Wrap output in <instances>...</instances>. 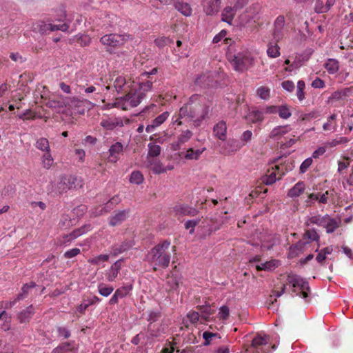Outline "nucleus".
I'll return each instance as SVG.
<instances>
[{"label":"nucleus","mask_w":353,"mask_h":353,"mask_svg":"<svg viewBox=\"0 0 353 353\" xmlns=\"http://www.w3.org/2000/svg\"><path fill=\"white\" fill-rule=\"evenodd\" d=\"M349 141L350 140L347 137H341L327 142L325 145L329 148H333L339 144H345L348 143Z\"/></svg>","instance_id":"59"},{"label":"nucleus","mask_w":353,"mask_h":353,"mask_svg":"<svg viewBox=\"0 0 353 353\" xmlns=\"http://www.w3.org/2000/svg\"><path fill=\"white\" fill-rule=\"evenodd\" d=\"M275 349V345L270 346L268 336L258 334L252 339L251 344L245 347V353H269Z\"/></svg>","instance_id":"4"},{"label":"nucleus","mask_w":353,"mask_h":353,"mask_svg":"<svg viewBox=\"0 0 353 353\" xmlns=\"http://www.w3.org/2000/svg\"><path fill=\"white\" fill-rule=\"evenodd\" d=\"M84 232H85V230L83 228L75 230L72 232L70 233L69 234L63 236V240L62 243H63L66 245L68 243H70L72 241L74 240L77 237L82 235Z\"/></svg>","instance_id":"38"},{"label":"nucleus","mask_w":353,"mask_h":353,"mask_svg":"<svg viewBox=\"0 0 353 353\" xmlns=\"http://www.w3.org/2000/svg\"><path fill=\"white\" fill-rule=\"evenodd\" d=\"M351 90L350 88H344L341 90H336L334 92L330 97L329 98L330 101H345L346 99L350 96Z\"/></svg>","instance_id":"29"},{"label":"nucleus","mask_w":353,"mask_h":353,"mask_svg":"<svg viewBox=\"0 0 353 353\" xmlns=\"http://www.w3.org/2000/svg\"><path fill=\"white\" fill-rule=\"evenodd\" d=\"M265 112L258 109L250 110L249 112L245 117V119L252 123H261L264 119Z\"/></svg>","instance_id":"21"},{"label":"nucleus","mask_w":353,"mask_h":353,"mask_svg":"<svg viewBox=\"0 0 353 353\" xmlns=\"http://www.w3.org/2000/svg\"><path fill=\"white\" fill-rule=\"evenodd\" d=\"M114 291V288L110 285H108L103 283H101L98 285L99 293L105 297L110 296Z\"/></svg>","instance_id":"51"},{"label":"nucleus","mask_w":353,"mask_h":353,"mask_svg":"<svg viewBox=\"0 0 353 353\" xmlns=\"http://www.w3.org/2000/svg\"><path fill=\"white\" fill-rule=\"evenodd\" d=\"M298 288L301 290V292L297 293L296 295L302 296L303 299L308 297L310 286L307 281L303 280Z\"/></svg>","instance_id":"55"},{"label":"nucleus","mask_w":353,"mask_h":353,"mask_svg":"<svg viewBox=\"0 0 353 353\" xmlns=\"http://www.w3.org/2000/svg\"><path fill=\"white\" fill-rule=\"evenodd\" d=\"M267 54L270 58H276L280 56V47L277 42L275 43H270L268 45Z\"/></svg>","instance_id":"42"},{"label":"nucleus","mask_w":353,"mask_h":353,"mask_svg":"<svg viewBox=\"0 0 353 353\" xmlns=\"http://www.w3.org/2000/svg\"><path fill=\"white\" fill-rule=\"evenodd\" d=\"M203 337L205 339L203 343L204 345H209L210 344V341L212 338L221 339L219 334L218 333H212L210 332H204L203 334Z\"/></svg>","instance_id":"62"},{"label":"nucleus","mask_w":353,"mask_h":353,"mask_svg":"<svg viewBox=\"0 0 353 353\" xmlns=\"http://www.w3.org/2000/svg\"><path fill=\"white\" fill-rule=\"evenodd\" d=\"M168 112H164L162 114H159L155 119L152 120L150 124H148L145 128V131L148 133H152L155 131V130L163 124L169 117Z\"/></svg>","instance_id":"16"},{"label":"nucleus","mask_w":353,"mask_h":353,"mask_svg":"<svg viewBox=\"0 0 353 353\" xmlns=\"http://www.w3.org/2000/svg\"><path fill=\"white\" fill-rule=\"evenodd\" d=\"M132 246L130 242H123L120 245H115L112 247L110 254L113 256H117V255L128 250Z\"/></svg>","instance_id":"33"},{"label":"nucleus","mask_w":353,"mask_h":353,"mask_svg":"<svg viewBox=\"0 0 353 353\" xmlns=\"http://www.w3.org/2000/svg\"><path fill=\"white\" fill-rule=\"evenodd\" d=\"M174 210L177 215L182 216H195L198 210L194 208L190 207L187 205L179 204L174 208Z\"/></svg>","instance_id":"23"},{"label":"nucleus","mask_w":353,"mask_h":353,"mask_svg":"<svg viewBox=\"0 0 353 353\" xmlns=\"http://www.w3.org/2000/svg\"><path fill=\"white\" fill-rule=\"evenodd\" d=\"M171 243L170 241L165 240L157 245H155L148 253V261L153 264L154 270H157V268H166L169 266L171 254L169 251Z\"/></svg>","instance_id":"2"},{"label":"nucleus","mask_w":353,"mask_h":353,"mask_svg":"<svg viewBox=\"0 0 353 353\" xmlns=\"http://www.w3.org/2000/svg\"><path fill=\"white\" fill-rule=\"evenodd\" d=\"M303 279L294 274H289L287 276V283L292 285V286L294 288L293 290L294 292L296 291L295 288H298L299 286L301 285Z\"/></svg>","instance_id":"44"},{"label":"nucleus","mask_w":353,"mask_h":353,"mask_svg":"<svg viewBox=\"0 0 353 353\" xmlns=\"http://www.w3.org/2000/svg\"><path fill=\"white\" fill-rule=\"evenodd\" d=\"M285 26V18L283 16H279L274 21V37L279 42L283 37V28Z\"/></svg>","instance_id":"22"},{"label":"nucleus","mask_w":353,"mask_h":353,"mask_svg":"<svg viewBox=\"0 0 353 353\" xmlns=\"http://www.w3.org/2000/svg\"><path fill=\"white\" fill-rule=\"evenodd\" d=\"M100 125L106 130H112L119 125V122L116 119L108 118L103 119Z\"/></svg>","instance_id":"47"},{"label":"nucleus","mask_w":353,"mask_h":353,"mask_svg":"<svg viewBox=\"0 0 353 353\" xmlns=\"http://www.w3.org/2000/svg\"><path fill=\"white\" fill-rule=\"evenodd\" d=\"M164 332V327L162 325L157 323H149L148 327V333L152 338L159 337Z\"/></svg>","instance_id":"28"},{"label":"nucleus","mask_w":353,"mask_h":353,"mask_svg":"<svg viewBox=\"0 0 353 353\" xmlns=\"http://www.w3.org/2000/svg\"><path fill=\"white\" fill-rule=\"evenodd\" d=\"M236 10L234 6H228L225 8L221 14L222 20L231 24Z\"/></svg>","instance_id":"36"},{"label":"nucleus","mask_w":353,"mask_h":353,"mask_svg":"<svg viewBox=\"0 0 353 353\" xmlns=\"http://www.w3.org/2000/svg\"><path fill=\"white\" fill-rule=\"evenodd\" d=\"M128 93L123 97L117 99L114 106L123 110H128L139 105L144 99L143 94L139 93L133 86L129 89Z\"/></svg>","instance_id":"3"},{"label":"nucleus","mask_w":353,"mask_h":353,"mask_svg":"<svg viewBox=\"0 0 353 353\" xmlns=\"http://www.w3.org/2000/svg\"><path fill=\"white\" fill-rule=\"evenodd\" d=\"M175 8L184 16L189 17L192 14V8L188 3L177 2L175 3Z\"/></svg>","instance_id":"39"},{"label":"nucleus","mask_w":353,"mask_h":353,"mask_svg":"<svg viewBox=\"0 0 353 353\" xmlns=\"http://www.w3.org/2000/svg\"><path fill=\"white\" fill-rule=\"evenodd\" d=\"M192 131L189 130H183L181 133L178 137V143L174 150H177L179 148V145L182 143H185L188 142L192 137Z\"/></svg>","instance_id":"48"},{"label":"nucleus","mask_w":353,"mask_h":353,"mask_svg":"<svg viewBox=\"0 0 353 353\" xmlns=\"http://www.w3.org/2000/svg\"><path fill=\"white\" fill-rule=\"evenodd\" d=\"M305 189V183L303 181H299L289 190L288 196L291 198L297 197L303 193Z\"/></svg>","instance_id":"32"},{"label":"nucleus","mask_w":353,"mask_h":353,"mask_svg":"<svg viewBox=\"0 0 353 353\" xmlns=\"http://www.w3.org/2000/svg\"><path fill=\"white\" fill-rule=\"evenodd\" d=\"M123 153V145L120 142H116L109 148V156L108 161L110 163H115L120 159L119 155Z\"/></svg>","instance_id":"15"},{"label":"nucleus","mask_w":353,"mask_h":353,"mask_svg":"<svg viewBox=\"0 0 353 353\" xmlns=\"http://www.w3.org/2000/svg\"><path fill=\"white\" fill-rule=\"evenodd\" d=\"M290 130L288 125L277 126L272 129L270 132V137L271 139H278L283 135L285 134Z\"/></svg>","instance_id":"35"},{"label":"nucleus","mask_w":353,"mask_h":353,"mask_svg":"<svg viewBox=\"0 0 353 353\" xmlns=\"http://www.w3.org/2000/svg\"><path fill=\"white\" fill-rule=\"evenodd\" d=\"M109 259L108 254H100L97 256L90 258L88 262L92 265H99L102 262L108 261Z\"/></svg>","instance_id":"57"},{"label":"nucleus","mask_w":353,"mask_h":353,"mask_svg":"<svg viewBox=\"0 0 353 353\" xmlns=\"http://www.w3.org/2000/svg\"><path fill=\"white\" fill-rule=\"evenodd\" d=\"M256 94L261 99L268 100L270 97V90L268 87L261 86L257 88Z\"/></svg>","instance_id":"56"},{"label":"nucleus","mask_w":353,"mask_h":353,"mask_svg":"<svg viewBox=\"0 0 353 353\" xmlns=\"http://www.w3.org/2000/svg\"><path fill=\"white\" fill-rule=\"evenodd\" d=\"M328 219V215L325 214L324 216L316 215L312 217H310L305 222V225L307 226H310V225L315 224L319 226L324 227L326 224V221Z\"/></svg>","instance_id":"31"},{"label":"nucleus","mask_w":353,"mask_h":353,"mask_svg":"<svg viewBox=\"0 0 353 353\" xmlns=\"http://www.w3.org/2000/svg\"><path fill=\"white\" fill-rule=\"evenodd\" d=\"M130 37L129 34L110 33L101 37L100 42L107 48L115 49L123 46L129 40Z\"/></svg>","instance_id":"6"},{"label":"nucleus","mask_w":353,"mask_h":353,"mask_svg":"<svg viewBox=\"0 0 353 353\" xmlns=\"http://www.w3.org/2000/svg\"><path fill=\"white\" fill-rule=\"evenodd\" d=\"M278 114L281 119H288L292 116L290 107L288 105H282L279 106Z\"/></svg>","instance_id":"52"},{"label":"nucleus","mask_w":353,"mask_h":353,"mask_svg":"<svg viewBox=\"0 0 353 353\" xmlns=\"http://www.w3.org/2000/svg\"><path fill=\"white\" fill-rule=\"evenodd\" d=\"M305 82L303 80H299L297 83L296 96L300 101H303L305 99Z\"/></svg>","instance_id":"60"},{"label":"nucleus","mask_w":353,"mask_h":353,"mask_svg":"<svg viewBox=\"0 0 353 353\" xmlns=\"http://www.w3.org/2000/svg\"><path fill=\"white\" fill-rule=\"evenodd\" d=\"M305 243L301 241H298L296 244L290 247L289 257L294 258L297 256L300 253L303 252Z\"/></svg>","instance_id":"34"},{"label":"nucleus","mask_w":353,"mask_h":353,"mask_svg":"<svg viewBox=\"0 0 353 353\" xmlns=\"http://www.w3.org/2000/svg\"><path fill=\"white\" fill-rule=\"evenodd\" d=\"M227 125L224 121L218 122L213 128L214 135L220 140L225 141L226 139Z\"/></svg>","instance_id":"24"},{"label":"nucleus","mask_w":353,"mask_h":353,"mask_svg":"<svg viewBox=\"0 0 353 353\" xmlns=\"http://www.w3.org/2000/svg\"><path fill=\"white\" fill-rule=\"evenodd\" d=\"M325 68L330 74H335L339 68V62L336 59H330L325 64Z\"/></svg>","instance_id":"50"},{"label":"nucleus","mask_w":353,"mask_h":353,"mask_svg":"<svg viewBox=\"0 0 353 353\" xmlns=\"http://www.w3.org/2000/svg\"><path fill=\"white\" fill-rule=\"evenodd\" d=\"M148 167L155 174H159L167 172V169L156 159H148Z\"/></svg>","instance_id":"27"},{"label":"nucleus","mask_w":353,"mask_h":353,"mask_svg":"<svg viewBox=\"0 0 353 353\" xmlns=\"http://www.w3.org/2000/svg\"><path fill=\"white\" fill-rule=\"evenodd\" d=\"M280 179L281 178L277 174V170L275 169V165H272L270 168L268 169L266 174L262 177L261 181L265 185H272Z\"/></svg>","instance_id":"20"},{"label":"nucleus","mask_w":353,"mask_h":353,"mask_svg":"<svg viewBox=\"0 0 353 353\" xmlns=\"http://www.w3.org/2000/svg\"><path fill=\"white\" fill-rule=\"evenodd\" d=\"M341 221L340 219L337 220L335 219H332L328 215V219L326 221V224L324 228H326L327 233H332L336 229H337L340 225Z\"/></svg>","instance_id":"43"},{"label":"nucleus","mask_w":353,"mask_h":353,"mask_svg":"<svg viewBox=\"0 0 353 353\" xmlns=\"http://www.w3.org/2000/svg\"><path fill=\"white\" fill-rule=\"evenodd\" d=\"M34 314V309L31 305L18 314V319L21 323L29 322Z\"/></svg>","instance_id":"30"},{"label":"nucleus","mask_w":353,"mask_h":353,"mask_svg":"<svg viewBox=\"0 0 353 353\" xmlns=\"http://www.w3.org/2000/svg\"><path fill=\"white\" fill-rule=\"evenodd\" d=\"M82 187V181L80 178L74 176H63L55 185V191L58 194H62L68 190L77 189Z\"/></svg>","instance_id":"5"},{"label":"nucleus","mask_w":353,"mask_h":353,"mask_svg":"<svg viewBox=\"0 0 353 353\" xmlns=\"http://www.w3.org/2000/svg\"><path fill=\"white\" fill-rule=\"evenodd\" d=\"M278 266V261L276 260H270L269 261H265V263H261L259 264L255 265V268L257 271H269L274 269Z\"/></svg>","instance_id":"37"},{"label":"nucleus","mask_w":353,"mask_h":353,"mask_svg":"<svg viewBox=\"0 0 353 353\" xmlns=\"http://www.w3.org/2000/svg\"><path fill=\"white\" fill-rule=\"evenodd\" d=\"M83 75L81 73L77 74L75 83L79 88V92L81 94L82 92L85 94L89 95L90 94H99L104 91V90H109L110 85H107L105 87L101 86L99 85H88V83L84 84L83 82Z\"/></svg>","instance_id":"8"},{"label":"nucleus","mask_w":353,"mask_h":353,"mask_svg":"<svg viewBox=\"0 0 353 353\" xmlns=\"http://www.w3.org/2000/svg\"><path fill=\"white\" fill-rule=\"evenodd\" d=\"M223 224V222L218 221L216 217H211L209 220L208 219H204L202 221L203 227H208L209 228L206 231V234H204V237L210 235L213 232L219 230Z\"/></svg>","instance_id":"17"},{"label":"nucleus","mask_w":353,"mask_h":353,"mask_svg":"<svg viewBox=\"0 0 353 353\" xmlns=\"http://www.w3.org/2000/svg\"><path fill=\"white\" fill-rule=\"evenodd\" d=\"M36 148L46 152H50V145L47 139L40 138L36 142Z\"/></svg>","instance_id":"54"},{"label":"nucleus","mask_w":353,"mask_h":353,"mask_svg":"<svg viewBox=\"0 0 353 353\" xmlns=\"http://www.w3.org/2000/svg\"><path fill=\"white\" fill-rule=\"evenodd\" d=\"M129 213L130 212L128 210L114 212L108 218L109 225L112 227L121 225L128 218Z\"/></svg>","instance_id":"14"},{"label":"nucleus","mask_w":353,"mask_h":353,"mask_svg":"<svg viewBox=\"0 0 353 353\" xmlns=\"http://www.w3.org/2000/svg\"><path fill=\"white\" fill-rule=\"evenodd\" d=\"M77 347L74 341L60 343L51 353H77Z\"/></svg>","instance_id":"18"},{"label":"nucleus","mask_w":353,"mask_h":353,"mask_svg":"<svg viewBox=\"0 0 353 353\" xmlns=\"http://www.w3.org/2000/svg\"><path fill=\"white\" fill-rule=\"evenodd\" d=\"M148 159H154V157H158L161 152V148L160 145L154 143H150L148 145Z\"/></svg>","instance_id":"41"},{"label":"nucleus","mask_w":353,"mask_h":353,"mask_svg":"<svg viewBox=\"0 0 353 353\" xmlns=\"http://www.w3.org/2000/svg\"><path fill=\"white\" fill-rule=\"evenodd\" d=\"M110 81H112L113 86L117 92H126L134 83L130 79H127L124 76L118 74H114Z\"/></svg>","instance_id":"10"},{"label":"nucleus","mask_w":353,"mask_h":353,"mask_svg":"<svg viewBox=\"0 0 353 353\" xmlns=\"http://www.w3.org/2000/svg\"><path fill=\"white\" fill-rule=\"evenodd\" d=\"M148 78H150L148 74H141L139 79L138 87L136 88L139 93L143 94V99L146 97L148 92L152 91L153 83H155V81H152V79Z\"/></svg>","instance_id":"11"},{"label":"nucleus","mask_w":353,"mask_h":353,"mask_svg":"<svg viewBox=\"0 0 353 353\" xmlns=\"http://www.w3.org/2000/svg\"><path fill=\"white\" fill-rule=\"evenodd\" d=\"M220 0H203V11L207 15L216 14L219 10Z\"/></svg>","instance_id":"19"},{"label":"nucleus","mask_w":353,"mask_h":353,"mask_svg":"<svg viewBox=\"0 0 353 353\" xmlns=\"http://www.w3.org/2000/svg\"><path fill=\"white\" fill-rule=\"evenodd\" d=\"M53 163V159L50 153V152L44 153L42 157V164L43 168L46 169H49Z\"/></svg>","instance_id":"61"},{"label":"nucleus","mask_w":353,"mask_h":353,"mask_svg":"<svg viewBox=\"0 0 353 353\" xmlns=\"http://www.w3.org/2000/svg\"><path fill=\"white\" fill-rule=\"evenodd\" d=\"M187 318L192 324H196L200 318V314L198 312L191 310L187 314Z\"/></svg>","instance_id":"64"},{"label":"nucleus","mask_w":353,"mask_h":353,"mask_svg":"<svg viewBox=\"0 0 353 353\" xmlns=\"http://www.w3.org/2000/svg\"><path fill=\"white\" fill-rule=\"evenodd\" d=\"M303 279L294 274H289L287 276V283L292 285V286L294 288L293 290L294 292L296 291L295 288H298L299 286L301 285Z\"/></svg>","instance_id":"45"},{"label":"nucleus","mask_w":353,"mask_h":353,"mask_svg":"<svg viewBox=\"0 0 353 353\" xmlns=\"http://www.w3.org/2000/svg\"><path fill=\"white\" fill-rule=\"evenodd\" d=\"M167 290L169 291L176 290L179 285V279L174 275H168L166 278Z\"/></svg>","instance_id":"40"},{"label":"nucleus","mask_w":353,"mask_h":353,"mask_svg":"<svg viewBox=\"0 0 353 353\" xmlns=\"http://www.w3.org/2000/svg\"><path fill=\"white\" fill-rule=\"evenodd\" d=\"M69 28V25L66 23L59 24H52L51 22H46L44 21H40L37 23L35 30H37L40 33L45 34L48 31L53 32L57 30H61L66 32Z\"/></svg>","instance_id":"9"},{"label":"nucleus","mask_w":353,"mask_h":353,"mask_svg":"<svg viewBox=\"0 0 353 353\" xmlns=\"http://www.w3.org/2000/svg\"><path fill=\"white\" fill-rule=\"evenodd\" d=\"M205 150V147L202 148H190L186 151H182L177 154L180 159L187 161H196L201 157V155Z\"/></svg>","instance_id":"12"},{"label":"nucleus","mask_w":353,"mask_h":353,"mask_svg":"<svg viewBox=\"0 0 353 353\" xmlns=\"http://www.w3.org/2000/svg\"><path fill=\"white\" fill-rule=\"evenodd\" d=\"M132 290V284H127L116 290L115 294L120 299L126 296Z\"/></svg>","instance_id":"53"},{"label":"nucleus","mask_w":353,"mask_h":353,"mask_svg":"<svg viewBox=\"0 0 353 353\" xmlns=\"http://www.w3.org/2000/svg\"><path fill=\"white\" fill-rule=\"evenodd\" d=\"M35 286L36 284L34 282L23 285L21 288V292L17 296V300L20 301L24 299L28 296L30 290L33 289Z\"/></svg>","instance_id":"49"},{"label":"nucleus","mask_w":353,"mask_h":353,"mask_svg":"<svg viewBox=\"0 0 353 353\" xmlns=\"http://www.w3.org/2000/svg\"><path fill=\"white\" fill-rule=\"evenodd\" d=\"M89 105L90 103L88 100L81 99L76 97L70 99L68 102V105L79 114H84Z\"/></svg>","instance_id":"13"},{"label":"nucleus","mask_w":353,"mask_h":353,"mask_svg":"<svg viewBox=\"0 0 353 353\" xmlns=\"http://www.w3.org/2000/svg\"><path fill=\"white\" fill-rule=\"evenodd\" d=\"M305 238H307L311 241H318L320 237L314 229H308L305 230Z\"/></svg>","instance_id":"63"},{"label":"nucleus","mask_w":353,"mask_h":353,"mask_svg":"<svg viewBox=\"0 0 353 353\" xmlns=\"http://www.w3.org/2000/svg\"><path fill=\"white\" fill-rule=\"evenodd\" d=\"M232 64L236 71L243 72L254 65V58L250 52H239L234 56Z\"/></svg>","instance_id":"7"},{"label":"nucleus","mask_w":353,"mask_h":353,"mask_svg":"<svg viewBox=\"0 0 353 353\" xmlns=\"http://www.w3.org/2000/svg\"><path fill=\"white\" fill-rule=\"evenodd\" d=\"M243 145L236 139H230L227 141L225 146V154H232L242 148Z\"/></svg>","instance_id":"25"},{"label":"nucleus","mask_w":353,"mask_h":353,"mask_svg":"<svg viewBox=\"0 0 353 353\" xmlns=\"http://www.w3.org/2000/svg\"><path fill=\"white\" fill-rule=\"evenodd\" d=\"M121 201L120 198L118 196H113L105 205V207L101 208L99 210L96 209L92 214L95 216H99L104 213H107L110 211V209L112 208L113 205H117Z\"/></svg>","instance_id":"26"},{"label":"nucleus","mask_w":353,"mask_h":353,"mask_svg":"<svg viewBox=\"0 0 353 353\" xmlns=\"http://www.w3.org/2000/svg\"><path fill=\"white\" fill-rule=\"evenodd\" d=\"M130 181L132 183L139 185L143 181V176L139 171H134L132 172Z\"/></svg>","instance_id":"58"},{"label":"nucleus","mask_w":353,"mask_h":353,"mask_svg":"<svg viewBox=\"0 0 353 353\" xmlns=\"http://www.w3.org/2000/svg\"><path fill=\"white\" fill-rule=\"evenodd\" d=\"M210 107V101L205 97L197 94H192L179 110L178 124L181 125V119H184L192 122L195 127L199 126L208 117Z\"/></svg>","instance_id":"1"},{"label":"nucleus","mask_w":353,"mask_h":353,"mask_svg":"<svg viewBox=\"0 0 353 353\" xmlns=\"http://www.w3.org/2000/svg\"><path fill=\"white\" fill-rule=\"evenodd\" d=\"M336 115L335 114H332L327 119V122L323 125V129L325 131H336L337 128V123L336 121Z\"/></svg>","instance_id":"46"}]
</instances>
